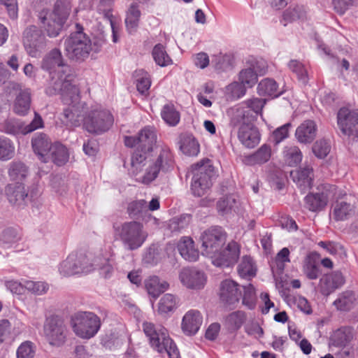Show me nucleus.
Returning a JSON list of instances; mask_svg holds the SVG:
<instances>
[{
  "label": "nucleus",
  "mask_w": 358,
  "mask_h": 358,
  "mask_svg": "<svg viewBox=\"0 0 358 358\" xmlns=\"http://www.w3.org/2000/svg\"><path fill=\"white\" fill-rule=\"evenodd\" d=\"M41 68L49 73L50 81L45 92L50 96L59 94L64 105L78 110L80 90L73 81L71 68L58 48L46 53L41 62Z\"/></svg>",
  "instance_id": "obj_1"
},
{
  "label": "nucleus",
  "mask_w": 358,
  "mask_h": 358,
  "mask_svg": "<svg viewBox=\"0 0 358 358\" xmlns=\"http://www.w3.org/2000/svg\"><path fill=\"white\" fill-rule=\"evenodd\" d=\"M148 152L137 149L131 157V167L129 171L134 176H137L141 171L143 174L137 180L145 185H148L156 180L160 173L171 171L175 165L174 155L169 146H159L156 154L147 158Z\"/></svg>",
  "instance_id": "obj_2"
},
{
  "label": "nucleus",
  "mask_w": 358,
  "mask_h": 358,
  "mask_svg": "<svg viewBox=\"0 0 358 358\" xmlns=\"http://www.w3.org/2000/svg\"><path fill=\"white\" fill-rule=\"evenodd\" d=\"M201 252L210 258L212 264L218 267H229L238 260L240 249L235 241L229 242L223 248L227 234L220 227H213L205 230L200 236Z\"/></svg>",
  "instance_id": "obj_3"
},
{
  "label": "nucleus",
  "mask_w": 358,
  "mask_h": 358,
  "mask_svg": "<svg viewBox=\"0 0 358 358\" xmlns=\"http://www.w3.org/2000/svg\"><path fill=\"white\" fill-rule=\"evenodd\" d=\"M92 51H99L96 44L93 45L90 38L83 32V27L76 24V31L64 41L66 56L71 61L81 63L89 57Z\"/></svg>",
  "instance_id": "obj_4"
},
{
  "label": "nucleus",
  "mask_w": 358,
  "mask_h": 358,
  "mask_svg": "<svg viewBox=\"0 0 358 358\" xmlns=\"http://www.w3.org/2000/svg\"><path fill=\"white\" fill-rule=\"evenodd\" d=\"M64 119L73 127L81 124L90 133L99 134L109 129L113 123L111 113H62Z\"/></svg>",
  "instance_id": "obj_5"
},
{
  "label": "nucleus",
  "mask_w": 358,
  "mask_h": 358,
  "mask_svg": "<svg viewBox=\"0 0 358 358\" xmlns=\"http://www.w3.org/2000/svg\"><path fill=\"white\" fill-rule=\"evenodd\" d=\"M258 113H231L230 125L238 127V138L248 148H253L260 141V134L253 122Z\"/></svg>",
  "instance_id": "obj_6"
},
{
  "label": "nucleus",
  "mask_w": 358,
  "mask_h": 358,
  "mask_svg": "<svg viewBox=\"0 0 358 358\" xmlns=\"http://www.w3.org/2000/svg\"><path fill=\"white\" fill-rule=\"evenodd\" d=\"M143 329L155 350L166 353L169 358H180L179 350L166 328L146 322L143 324Z\"/></svg>",
  "instance_id": "obj_7"
},
{
  "label": "nucleus",
  "mask_w": 358,
  "mask_h": 358,
  "mask_svg": "<svg viewBox=\"0 0 358 358\" xmlns=\"http://www.w3.org/2000/svg\"><path fill=\"white\" fill-rule=\"evenodd\" d=\"M113 229L115 237L122 242L125 249L131 251L141 248L148 237L143 225L136 221L115 224Z\"/></svg>",
  "instance_id": "obj_8"
},
{
  "label": "nucleus",
  "mask_w": 358,
  "mask_h": 358,
  "mask_svg": "<svg viewBox=\"0 0 358 358\" xmlns=\"http://www.w3.org/2000/svg\"><path fill=\"white\" fill-rule=\"evenodd\" d=\"M191 190L196 196L205 195L212 186L215 169L210 159H206L193 164Z\"/></svg>",
  "instance_id": "obj_9"
},
{
  "label": "nucleus",
  "mask_w": 358,
  "mask_h": 358,
  "mask_svg": "<svg viewBox=\"0 0 358 358\" xmlns=\"http://www.w3.org/2000/svg\"><path fill=\"white\" fill-rule=\"evenodd\" d=\"M69 6L62 0H58L52 12L42 11L39 18L50 37H56L63 28L69 15Z\"/></svg>",
  "instance_id": "obj_10"
},
{
  "label": "nucleus",
  "mask_w": 358,
  "mask_h": 358,
  "mask_svg": "<svg viewBox=\"0 0 358 358\" xmlns=\"http://www.w3.org/2000/svg\"><path fill=\"white\" fill-rule=\"evenodd\" d=\"M71 326L77 336L83 339H90L99 331L101 320L94 313L78 312L72 317Z\"/></svg>",
  "instance_id": "obj_11"
},
{
  "label": "nucleus",
  "mask_w": 358,
  "mask_h": 358,
  "mask_svg": "<svg viewBox=\"0 0 358 358\" xmlns=\"http://www.w3.org/2000/svg\"><path fill=\"white\" fill-rule=\"evenodd\" d=\"M44 122L38 113H34L29 123H26L18 119H8L0 122V131L8 134L19 136L27 135L36 129L43 128Z\"/></svg>",
  "instance_id": "obj_12"
},
{
  "label": "nucleus",
  "mask_w": 358,
  "mask_h": 358,
  "mask_svg": "<svg viewBox=\"0 0 358 358\" xmlns=\"http://www.w3.org/2000/svg\"><path fill=\"white\" fill-rule=\"evenodd\" d=\"M43 335L50 345L60 347L66 342L67 329L58 316L51 315L45 321Z\"/></svg>",
  "instance_id": "obj_13"
},
{
  "label": "nucleus",
  "mask_w": 358,
  "mask_h": 358,
  "mask_svg": "<svg viewBox=\"0 0 358 358\" xmlns=\"http://www.w3.org/2000/svg\"><path fill=\"white\" fill-rule=\"evenodd\" d=\"M23 45L27 54L36 57L45 47V37L36 26L27 27L23 33Z\"/></svg>",
  "instance_id": "obj_14"
},
{
  "label": "nucleus",
  "mask_w": 358,
  "mask_h": 358,
  "mask_svg": "<svg viewBox=\"0 0 358 358\" xmlns=\"http://www.w3.org/2000/svg\"><path fill=\"white\" fill-rule=\"evenodd\" d=\"M180 282L187 289H202L207 282L206 273L194 267L183 268L179 273Z\"/></svg>",
  "instance_id": "obj_15"
},
{
  "label": "nucleus",
  "mask_w": 358,
  "mask_h": 358,
  "mask_svg": "<svg viewBox=\"0 0 358 358\" xmlns=\"http://www.w3.org/2000/svg\"><path fill=\"white\" fill-rule=\"evenodd\" d=\"M6 194L9 202L17 208L23 207L37 196V193L34 191L30 194L27 193L22 184L9 185L6 189Z\"/></svg>",
  "instance_id": "obj_16"
},
{
  "label": "nucleus",
  "mask_w": 358,
  "mask_h": 358,
  "mask_svg": "<svg viewBox=\"0 0 358 358\" xmlns=\"http://www.w3.org/2000/svg\"><path fill=\"white\" fill-rule=\"evenodd\" d=\"M52 145L48 136L43 134H36L31 139V146L38 159L45 163L50 161V153Z\"/></svg>",
  "instance_id": "obj_17"
},
{
  "label": "nucleus",
  "mask_w": 358,
  "mask_h": 358,
  "mask_svg": "<svg viewBox=\"0 0 358 358\" xmlns=\"http://www.w3.org/2000/svg\"><path fill=\"white\" fill-rule=\"evenodd\" d=\"M341 132L348 136L358 137V113H337Z\"/></svg>",
  "instance_id": "obj_18"
},
{
  "label": "nucleus",
  "mask_w": 358,
  "mask_h": 358,
  "mask_svg": "<svg viewBox=\"0 0 358 358\" xmlns=\"http://www.w3.org/2000/svg\"><path fill=\"white\" fill-rule=\"evenodd\" d=\"M344 283L343 274L337 271L323 275L320 280L319 287L323 295L328 296Z\"/></svg>",
  "instance_id": "obj_19"
},
{
  "label": "nucleus",
  "mask_w": 358,
  "mask_h": 358,
  "mask_svg": "<svg viewBox=\"0 0 358 358\" xmlns=\"http://www.w3.org/2000/svg\"><path fill=\"white\" fill-rule=\"evenodd\" d=\"M203 323V317L197 310H189L183 316L181 329L187 336L196 334Z\"/></svg>",
  "instance_id": "obj_20"
},
{
  "label": "nucleus",
  "mask_w": 358,
  "mask_h": 358,
  "mask_svg": "<svg viewBox=\"0 0 358 358\" xmlns=\"http://www.w3.org/2000/svg\"><path fill=\"white\" fill-rule=\"evenodd\" d=\"M220 299L228 305L238 303L241 296L238 285L234 280L227 279L222 282L220 292Z\"/></svg>",
  "instance_id": "obj_21"
},
{
  "label": "nucleus",
  "mask_w": 358,
  "mask_h": 358,
  "mask_svg": "<svg viewBox=\"0 0 358 358\" xmlns=\"http://www.w3.org/2000/svg\"><path fill=\"white\" fill-rule=\"evenodd\" d=\"M292 180L301 189L306 191L311 188L313 181V169L309 166H305L299 169L290 172Z\"/></svg>",
  "instance_id": "obj_22"
},
{
  "label": "nucleus",
  "mask_w": 358,
  "mask_h": 358,
  "mask_svg": "<svg viewBox=\"0 0 358 358\" xmlns=\"http://www.w3.org/2000/svg\"><path fill=\"white\" fill-rule=\"evenodd\" d=\"M90 257L94 264V271L99 269L106 278L110 276L113 271V260L109 250L99 252L94 256L90 255Z\"/></svg>",
  "instance_id": "obj_23"
},
{
  "label": "nucleus",
  "mask_w": 358,
  "mask_h": 358,
  "mask_svg": "<svg viewBox=\"0 0 358 358\" xmlns=\"http://www.w3.org/2000/svg\"><path fill=\"white\" fill-rule=\"evenodd\" d=\"M178 143L180 151L187 156L196 157L200 152V145L191 134H180Z\"/></svg>",
  "instance_id": "obj_24"
},
{
  "label": "nucleus",
  "mask_w": 358,
  "mask_h": 358,
  "mask_svg": "<svg viewBox=\"0 0 358 358\" xmlns=\"http://www.w3.org/2000/svg\"><path fill=\"white\" fill-rule=\"evenodd\" d=\"M177 248L181 257L188 262H195L199 258V251L189 237H182L178 243Z\"/></svg>",
  "instance_id": "obj_25"
},
{
  "label": "nucleus",
  "mask_w": 358,
  "mask_h": 358,
  "mask_svg": "<svg viewBox=\"0 0 358 358\" xmlns=\"http://www.w3.org/2000/svg\"><path fill=\"white\" fill-rule=\"evenodd\" d=\"M328 203V195L324 192L310 193L304 198V206L312 212L322 210Z\"/></svg>",
  "instance_id": "obj_26"
},
{
  "label": "nucleus",
  "mask_w": 358,
  "mask_h": 358,
  "mask_svg": "<svg viewBox=\"0 0 358 358\" xmlns=\"http://www.w3.org/2000/svg\"><path fill=\"white\" fill-rule=\"evenodd\" d=\"M316 124L313 120H306L296 129L295 136L301 143H311L316 136Z\"/></svg>",
  "instance_id": "obj_27"
},
{
  "label": "nucleus",
  "mask_w": 358,
  "mask_h": 358,
  "mask_svg": "<svg viewBox=\"0 0 358 358\" xmlns=\"http://www.w3.org/2000/svg\"><path fill=\"white\" fill-rule=\"evenodd\" d=\"M353 339V331L350 327H343L334 331L330 336L329 343L337 348H345Z\"/></svg>",
  "instance_id": "obj_28"
},
{
  "label": "nucleus",
  "mask_w": 358,
  "mask_h": 358,
  "mask_svg": "<svg viewBox=\"0 0 358 358\" xmlns=\"http://www.w3.org/2000/svg\"><path fill=\"white\" fill-rule=\"evenodd\" d=\"M271 157V147L267 144H263L254 153L245 156L243 162L249 166L262 164L267 162Z\"/></svg>",
  "instance_id": "obj_29"
},
{
  "label": "nucleus",
  "mask_w": 358,
  "mask_h": 358,
  "mask_svg": "<svg viewBox=\"0 0 358 358\" xmlns=\"http://www.w3.org/2000/svg\"><path fill=\"white\" fill-rule=\"evenodd\" d=\"M139 148L142 151L151 152L157 141V134L152 127H145L138 133Z\"/></svg>",
  "instance_id": "obj_30"
},
{
  "label": "nucleus",
  "mask_w": 358,
  "mask_h": 358,
  "mask_svg": "<svg viewBox=\"0 0 358 358\" xmlns=\"http://www.w3.org/2000/svg\"><path fill=\"white\" fill-rule=\"evenodd\" d=\"M318 259L319 255L316 252L309 253L304 259L303 266V273L310 280L317 279L321 273Z\"/></svg>",
  "instance_id": "obj_31"
},
{
  "label": "nucleus",
  "mask_w": 358,
  "mask_h": 358,
  "mask_svg": "<svg viewBox=\"0 0 358 358\" xmlns=\"http://www.w3.org/2000/svg\"><path fill=\"white\" fill-rule=\"evenodd\" d=\"M141 15V11L138 3H132L129 5L126 12L125 25L129 33L135 32L138 27Z\"/></svg>",
  "instance_id": "obj_32"
},
{
  "label": "nucleus",
  "mask_w": 358,
  "mask_h": 358,
  "mask_svg": "<svg viewBox=\"0 0 358 358\" xmlns=\"http://www.w3.org/2000/svg\"><path fill=\"white\" fill-rule=\"evenodd\" d=\"M145 287L148 294L156 299L169 289V284L166 281L154 275L149 277L145 280Z\"/></svg>",
  "instance_id": "obj_33"
},
{
  "label": "nucleus",
  "mask_w": 358,
  "mask_h": 358,
  "mask_svg": "<svg viewBox=\"0 0 358 358\" xmlns=\"http://www.w3.org/2000/svg\"><path fill=\"white\" fill-rule=\"evenodd\" d=\"M282 157L287 166L294 167L301 162L303 154L298 146L289 144L283 148Z\"/></svg>",
  "instance_id": "obj_34"
},
{
  "label": "nucleus",
  "mask_w": 358,
  "mask_h": 358,
  "mask_svg": "<svg viewBox=\"0 0 358 358\" xmlns=\"http://www.w3.org/2000/svg\"><path fill=\"white\" fill-rule=\"evenodd\" d=\"M258 63L252 64L250 67L243 69L238 76L240 83L248 87H253L257 82L258 73L262 74L264 71L258 70Z\"/></svg>",
  "instance_id": "obj_35"
},
{
  "label": "nucleus",
  "mask_w": 358,
  "mask_h": 358,
  "mask_svg": "<svg viewBox=\"0 0 358 358\" xmlns=\"http://www.w3.org/2000/svg\"><path fill=\"white\" fill-rule=\"evenodd\" d=\"M306 15V12L303 6H291L284 11L280 22L285 27L288 23L303 20Z\"/></svg>",
  "instance_id": "obj_36"
},
{
  "label": "nucleus",
  "mask_w": 358,
  "mask_h": 358,
  "mask_svg": "<svg viewBox=\"0 0 358 358\" xmlns=\"http://www.w3.org/2000/svg\"><path fill=\"white\" fill-rule=\"evenodd\" d=\"M257 92L261 96H268L278 97L281 94L278 85L272 78H264L262 80L257 86Z\"/></svg>",
  "instance_id": "obj_37"
},
{
  "label": "nucleus",
  "mask_w": 358,
  "mask_h": 358,
  "mask_svg": "<svg viewBox=\"0 0 358 358\" xmlns=\"http://www.w3.org/2000/svg\"><path fill=\"white\" fill-rule=\"evenodd\" d=\"M237 271L241 278L249 280L255 276L257 267L250 256H244L238 265Z\"/></svg>",
  "instance_id": "obj_38"
},
{
  "label": "nucleus",
  "mask_w": 358,
  "mask_h": 358,
  "mask_svg": "<svg viewBox=\"0 0 358 358\" xmlns=\"http://www.w3.org/2000/svg\"><path fill=\"white\" fill-rule=\"evenodd\" d=\"M69 157L68 150L64 145L59 143H55L52 145L50 153V160L57 166H62L68 162Z\"/></svg>",
  "instance_id": "obj_39"
},
{
  "label": "nucleus",
  "mask_w": 358,
  "mask_h": 358,
  "mask_svg": "<svg viewBox=\"0 0 358 358\" xmlns=\"http://www.w3.org/2000/svg\"><path fill=\"white\" fill-rule=\"evenodd\" d=\"M75 264L76 265L77 274H87L94 271V264L90 255L84 254L72 253Z\"/></svg>",
  "instance_id": "obj_40"
},
{
  "label": "nucleus",
  "mask_w": 358,
  "mask_h": 358,
  "mask_svg": "<svg viewBox=\"0 0 358 358\" xmlns=\"http://www.w3.org/2000/svg\"><path fill=\"white\" fill-rule=\"evenodd\" d=\"M28 175V169L26 165L18 161H15L9 164L8 176L11 180L17 184L22 181Z\"/></svg>",
  "instance_id": "obj_41"
},
{
  "label": "nucleus",
  "mask_w": 358,
  "mask_h": 358,
  "mask_svg": "<svg viewBox=\"0 0 358 358\" xmlns=\"http://www.w3.org/2000/svg\"><path fill=\"white\" fill-rule=\"evenodd\" d=\"M212 65L219 73L229 71L234 67V57L227 54L214 55L212 59Z\"/></svg>",
  "instance_id": "obj_42"
},
{
  "label": "nucleus",
  "mask_w": 358,
  "mask_h": 358,
  "mask_svg": "<svg viewBox=\"0 0 358 358\" xmlns=\"http://www.w3.org/2000/svg\"><path fill=\"white\" fill-rule=\"evenodd\" d=\"M136 89L141 94H145L151 85L150 75L143 69L136 70L134 73Z\"/></svg>",
  "instance_id": "obj_43"
},
{
  "label": "nucleus",
  "mask_w": 358,
  "mask_h": 358,
  "mask_svg": "<svg viewBox=\"0 0 358 358\" xmlns=\"http://www.w3.org/2000/svg\"><path fill=\"white\" fill-rule=\"evenodd\" d=\"M15 152L14 143L4 136H0V161L6 162L11 159Z\"/></svg>",
  "instance_id": "obj_44"
},
{
  "label": "nucleus",
  "mask_w": 358,
  "mask_h": 358,
  "mask_svg": "<svg viewBox=\"0 0 358 358\" xmlns=\"http://www.w3.org/2000/svg\"><path fill=\"white\" fill-rule=\"evenodd\" d=\"M178 298L171 294H166L159 300L158 304V311L161 314H166L173 312L178 307Z\"/></svg>",
  "instance_id": "obj_45"
},
{
  "label": "nucleus",
  "mask_w": 358,
  "mask_h": 358,
  "mask_svg": "<svg viewBox=\"0 0 358 358\" xmlns=\"http://www.w3.org/2000/svg\"><path fill=\"white\" fill-rule=\"evenodd\" d=\"M246 320V315L243 311L237 310L228 315L225 320V324L231 330L239 329Z\"/></svg>",
  "instance_id": "obj_46"
},
{
  "label": "nucleus",
  "mask_w": 358,
  "mask_h": 358,
  "mask_svg": "<svg viewBox=\"0 0 358 358\" xmlns=\"http://www.w3.org/2000/svg\"><path fill=\"white\" fill-rule=\"evenodd\" d=\"M352 210L350 203L345 201H338L333 207V217L337 221H342L348 219Z\"/></svg>",
  "instance_id": "obj_47"
},
{
  "label": "nucleus",
  "mask_w": 358,
  "mask_h": 358,
  "mask_svg": "<svg viewBox=\"0 0 358 358\" xmlns=\"http://www.w3.org/2000/svg\"><path fill=\"white\" fill-rule=\"evenodd\" d=\"M152 54L155 62L160 66H166L172 64V59L162 44H157L154 47Z\"/></svg>",
  "instance_id": "obj_48"
},
{
  "label": "nucleus",
  "mask_w": 358,
  "mask_h": 358,
  "mask_svg": "<svg viewBox=\"0 0 358 358\" xmlns=\"http://www.w3.org/2000/svg\"><path fill=\"white\" fill-rule=\"evenodd\" d=\"M76 268L77 267L71 253L58 265V271L62 276L69 277L78 275Z\"/></svg>",
  "instance_id": "obj_49"
},
{
  "label": "nucleus",
  "mask_w": 358,
  "mask_h": 358,
  "mask_svg": "<svg viewBox=\"0 0 358 358\" xmlns=\"http://www.w3.org/2000/svg\"><path fill=\"white\" fill-rule=\"evenodd\" d=\"M217 208L222 215H227L236 210V200L233 196H227L218 201Z\"/></svg>",
  "instance_id": "obj_50"
},
{
  "label": "nucleus",
  "mask_w": 358,
  "mask_h": 358,
  "mask_svg": "<svg viewBox=\"0 0 358 358\" xmlns=\"http://www.w3.org/2000/svg\"><path fill=\"white\" fill-rule=\"evenodd\" d=\"M243 295L242 303L250 310H252L256 306L257 296L255 287L249 284L243 287Z\"/></svg>",
  "instance_id": "obj_51"
},
{
  "label": "nucleus",
  "mask_w": 358,
  "mask_h": 358,
  "mask_svg": "<svg viewBox=\"0 0 358 358\" xmlns=\"http://www.w3.org/2000/svg\"><path fill=\"white\" fill-rule=\"evenodd\" d=\"M246 88L241 83L234 82L226 87V96L229 100H236L243 96Z\"/></svg>",
  "instance_id": "obj_52"
},
{
  "label": "nucleus",
  "mask_w": 358,
  "mask_h": 358,
  "mask_svg": "<svg viewBox=\"0 0 358 358\" xmlns=\"http://www.w3.org/2000/svg\"><path fill=\"white\" fill-rule=\"evenodd\" d=\"M190 220L191 216L188 214L175 217L169 221V227L172 232H180L189 225Z\"/></svg>",
  "instance_id": "obj_53"
},
{
  "label": "nucleus",
  "mask_w": 358,
  "mask_h": 358,
  "mask_svg": "<svg viewBox=\"0 0 358 358\" xmlns=\"http://www.w3.org/2000/svg\"><path fill=\"white\" fill-rule=\"evenodd\" d=\"M31 97L28 90L23 91L17 96L15 112H27L30 108Z\"/></svg>",
  "instance_id": "obj_54"
},
{
  "label": "nucleus",
  "mask_w": 358,
  "mask_h": 358,
  "mask_svg": "<svg viewBox=\"0 0 358 358\" xmlns=\"http://www.w3.org/2000/svg\"><path fill=\"white\" fill-rule=\"evenodd\" d=\"M25 289L31 292L36 295H42L45 294L49 289V285L41 281H32L24 280Z\"/></svg>",
  "instance_id": "obj_55"
},
{
  "label": "nucleus",
  "mask_w": 358,
  "mask_h": 358,
  "mask_svg": "<svg viewBox=\"0 0 358 358\" xmlns=\"http://www.w3.org/2000/svg\"><path fill=\"white\" fill-rule=\"evenodd\" d=\"M331 150L330 142L327 139H320L317 141L313 146V152L315 155L320 159L327 156Z\"/></svg>",
  "instance_id": "obj_56"
},
{
  "label": "nucleus",
  "mask_w": 358,
  "mask_h": 358,
  "mask_svg": "<svg viewBox=\"0 0 358 358\" xmlns=\"http://www.w3.org/2000/svg\"><path fill=\"white\" fill-rule=\"evenodd\" d=\"M36 353V345L27 341L20 344L17 350V358H34Z\"/></svg>",
  "instance_id": "obj_57"
},
{
  "label": "nucleus",
  "mask_w": 358,
  "mask_h": 358,
  "mask_svg": "<svg viewBox=\"0 0 358 358\" xmlns=\"http://www.w3.org/2000/svg\"><path fill=\"white\" fill-rule=\"evenodd\" d=\"M20 239V236L15 229L8 228L5 229L0 236V241L6 247H10Z\"/></svg>",
  "instance_id": "obj_58"
},
{
  "label": "nucleus",
  "mask_w": 358,
  "mask_h": 358,
  "mask_svg": "<svg viewBox=\"0 0 358 358\" xmlns=\"http://www.w3.org/2000/svg\"><path fill=\"white\" fill-rule=\"evenodd\" d=\"M358 0H332L334 10L338 15H343L350 8L355 6Z\"/></svg>",
  "instance_id": "obj_59"
},
{
  "label": "nucleus",
  "mask_w": 358,
  "mask_h": 358,
  "mask_svg": "<svg viewBox=\"0 0 358 358\" xmlns=\"http://www.w3.org/2000/svg\"><path fill=\"white\" fill-rule=\"evenodd\" d=\"M112 0H99L97 6V12L102 14L103 17L109 22L114 20L112 14Z\"/></svg>",
  "instance_id": "obj_60"
},
{
  "label": "nucleus",
  "mask_w": 358,
  "mask_h": 358,
  "mask_svg": "<svg viewBox=\"0 0 358 358\" xmlns=\"http://www.w3.org/2000/svg\"><path fill=\"white\" fill-rule=\"evenodd\" d=\"M265 103V99L255 97L245 101L243 103V108H247L248 111L262 112Z\"/></svg>",
  "instance_id": "obj_61"
},
{
  "label": "nucleus",
  "mask_w": 358,
  "mask_h": 358,
  "mask_svg": "<svg viewBox=\"0 0 358 358\" xmlns=\"http://www.w3.org/2000/svg\"><path fill=\"white\" fill-rule=\"evenodd\" d=\"M288 66L289 69L296 74L299 80L303 83L307 82V71L301 63L296 60H292Z\"/></svg>",
  "instance_id": "obj_62"
},
{
  "label": "nucleus",
  "mask_w": 358,
  "mask_h": 358,
  "mask_svg": "<svg viewBox=\"0 0 358 358\" xmlns=\"http://www.w3.org/2000/svg\"><path fill=\"white\" fill-rule=\"evenodd\" d=\"M148 208V203L144 199L138 200L131 203L128 211L131 216H140Z\"/></svg>",
  "instance_id": "obj_63"
},
{
  "label": "nucleus",
  "mask_w": 358,
  "mask_h": 358,
  "mask_svg": "<svg viewBox=\"0 0 358 358\" xmlns=\"http://www.w3.org/2000/svg\"><path fill=\"white\" fill-rule=\"evenodd\" d=\"M352 303V294L350 292L343 293L334 302L337 309L341 310H347L350 309Z\"/></svg>",
  "instance_id": "obj_64"
}]
</instances>
